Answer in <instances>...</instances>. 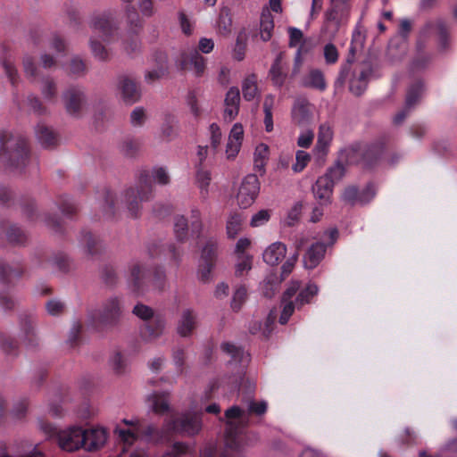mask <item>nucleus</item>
<instances>
[{
    "label": "nucleus",
    "instance_id": "obj_1",
    "mask_svg": "<svg viewBox=\"0 0 457 457\" xmlns=\"http://www.w3.org/2000/svg\"><path fill=\"white\" fill-rule=\"evenodd\" d=\"M225 448L219 457H238L237 452L242 446L239 436L248 424V414L238 406H232L225 411ZM214 453V447L207 446L201 452L200 457H213Z\"/></svg>",
    "mask_w": 457,
    "mask_h": 457
},
{
    "label": "nucleus",
    "instance_id": "obj_2",
    "mask_svg": "<svg viewBox=\"0 0 457 457\" xmlns=\"http://www.w3.org/2000/svg\"><path fill=\"white\" fill-rule=\"evenodd\" d=\"M169 181L170 176L164 168H154L151 171V174H142L138 186L126 190L121 196V201L126 204L130 213L136 216L139 210V203L146 201L149 198L152 182L160 185H166Z\"/></svg>",
    "mask_w": 457,
    "mask_h": 457
},
{
    "label": "nucleus",
    "instance_id": "obj_3",
    "mask_svg": "<svg viewBox=\"0 0 457 457\" xmlns=\"http://www.w3.org/2000/svg\"><path fill=\"white\" fill-rule=\"evenodd\" d=\"M28 157L27 142L23 137L9 133L0 135V159L4 164L21 170Z\"/></svg>",
    "mask_w": 457,
    "mask_h": 457
},
{
    "label": "nucleus",
    "instance_id": "obj_4",
    "mask_svg": "<svg viewBox=\"0 0 457 457\" xmlns=\"http://www.w3.org/2000/svg\"><path fill=\"white\" fill-rule=\"evenodd\" d=\"M40 429L47 436H52L56 435L59 446L67 452H73L82 448L84 440L83 428L80 427H71L69 428L56 431V428L50 423H46L43 420H38Z\"/></svg>",
    "mask_w": 457,
    "mask_h": 457
},
{
    "label": "nucleus",
    "instance_id": "obj_5",
    "mask_svg": "<svg viewBox=\"0 0 457 457\" xmlns=\"http://www.w3.org/2000/svg\"><path fill=\"white\" fill-rule=\"evenodd\" d=\"M203 230L201 212L198 209L191 211L189 218L183 215L174 220V234L177 240L185 242L190 237H199Z\"/></svg>",
    "mask_w": 457,
    "mask_h": 457
},
{
    "label": "nucleus",
    "instance_id": "obj_6",
    "mask_svg": "<svg viewBox=\"0 0 457 457\" xmlns=\"http://www.w3.org/2000/svg\"><path fill=\"white\" fill-rule=\"evenodd\" d=\"M168 430L186 436L197 435L203 427L202 417L198 413L184 412L179 417L165 421Z\"/></svg>",
    "mask_w": 457,
    "mask_h": 457
},
{
    "label": "nucleus",
    "instance_id": "obj_7",
    "mask_svg": "<svg viewBox=\"0 0 457 457\" xmlns=\"http://www.w3.org/2000/svg\"><path fill=\"white\" fill-rule=\"evenodd\" d=\"M127 29L122 35L123 48L128 54L139 51L141 43L138 34L142 29V21L134 9L127 10Z\"/></svg>",
    "mask_w": 457,
    "mask_h": 457
},
{
    "label": "nucleus",
    "instance_id": "obj_8",
    "mask_svg": "<svg viewBox=\"0 0 457 457\" xmlns=\"http://www.w3.org/2000/svg\"><path fill=\"white\" fill-rule=\"evenodd\" d=\"M260 191V182L256 175L249 174L242 180L236 198L241 208L251 206L255 201Z\"/></svg>",
    "mask_w": 457,
    "mask_h": 457
},
{
    "label": "nucleus",
    "instance_id": "obj_9",
    "mask_svg": "<svg viewBox=\"0 0 457 457\" xmlns=\"http://www.w3.org/2000/svg\"><path fill=\"white\" fill-rule=\"evenodd\" d=\"M216 251L217 241L213 238L207 240L202 249L198 270V277L204 282H207L211 278L212 270L216 258Z\"/></svg>",
    "mask_w": 457,
    "mask_h": 457
},
{
    "label": "nucleus",
    "instance_id": "obj_10",
    "mask_svg": "<svg viewBox=\"0 0 457 457\" xmlns=\"http://www.w3.org/2000/svg\"><path fill=\"white\" fill-rule=\"evenodd\" d=\"M121 313V303L116 296L110 297L96 311L94 319L102 324L115 322Z\"/></svg>",
    "mask_w": 457,
    "mask_h": 457
},
{
    "label": "nucleus",
    "instance_id": "obj_11",
    "mask_svg": "<svg viewBox=\"0 0 457 457\" xmlns=\"http://www.w3.org/2000/svg\"><path fill=\"white\" fill-rule=\"evenodd\" d=\"M62 98L67 112L73 116H79L87 104L85 94L79 87H69Z\"/></svg>",
    "mask_w": 457,
    "mask_h": 457
},
{
    "label": "nucleus",
    "instance_id": "obj_12",
    "mask_svg": "<svg viewBox=\"0 0 457 457\" xmlns=\"http://www.w3.org/2000/svg\"><path fill=\"white\" fill-rule=\"evenodd\" d=\"M91 28L96 35L101 36L106 42L112 41L117 34V26L110 14H100L91 21Z\"/></svg>",
    "mask_w": 457,
    "mask_h": 457
},
{
    "label": "nucleus",
    "instance_id": "obj_13",
    "mask_svg": "<svg viewBox=\"0 0 457 457\" xmlns=\"http://www.w3.org/2000/svg\"><path fill=\"white\" fill-rule=\"evenodd\" d=\"M179 66L182 70L191 71L196 77H201L204 73L206 62L197 50L193 49L181 54Z\"/></svg>",
    "mask_w": 457,
    "mask_h": 457
},
{
    "label": "nucleus",
    "instance_id": "obj_14",
    "mask_svg": "<svg viewBox=\"0 0 457 457\" xmlns=\"http://www.w3.org/2000/svg\"><path fill=\"white\" fill-rule=\"evenodd\" d=\"M107 433L103 428L96 427L88 429H83L82 440H84L82 448L86 451H96L100 449L106 442Z\"/></svg>",
    "mask_w": 457,
    "mask_h": 457
},
{
    "label": "nucleus",
    "instance_id": "obj_15",
    "mask_svg": "<svg viewBox=\"0 0 457 457\" xmlns=\"http://www.w3.org/2000/svg\"><path fill=\"white\" fill-rule=\"evenodd\" d=\"M118 90L121 100L129 105L137 103L141 97L139 87L129 77H121L119 79Z\"/></svg>",
    "mask_w": 457,
    "mask_h": 457
},
{
    "label": "nucleus",
    "instance_id": "obj_16",
    "mask_svg": "<svg viewBox=\"0 0 457 457\" xmlns=\"http://www.w3.org/2000/svg\"><path fill=\"white\" fill-rule=\"evenodd\" d=\"M300 283L298 281H292L287 289L285 291L282 297V312L279 317L280 324H286L295 310L297 308L295 301L293 299L298 292Z\"/></svg>",
    "mask_w": 457,
    "mask_h": 457
},
{
    "label": "nucleus",
    "instance_id": "obj_17",
    "mask_svg": "<svg viewBox=\"0 0 457 457\" xmlns=\"http://www.w3.org/2000/svg\"><path fill=\"white\" fill-rule=\"evenodd\" d=\"M197 325V315L190 309L183 310L177 325L179 336L187 337L192 335Z\"/></svg>",
    "mask_w": 457,
    "mask_h": 457
},
{
    "label": "nucleus",
    "instance_id": "obj_18",
    "mask_svg": "<svg viewBox=\"0 0 457 457\" xmlns=\"http://www.w3.org/2000/svg\"><path fill=\"white\" fill-rule=\"evenodd\" d=\"M224 104V118L231 121L237 117L239 112L240 93L237 87H232L228 90Z\"/></svg>",
    "mask_w": 457,
    "mask_h": 457
},
{
    "label": "nucleus",
    "instance_id": "obj_19",
    "mask_svg": "<svg viewBox=\"0 0 457 457\" xmlns=\"http://www.w3.org/2000/svg\"><path fill=\"white\" fill-rule=\"evenodd\" d=\"M149 408L156 414L163 415L170 412V395L169 393H153L147 397Z\"/></svg>",
    "mask_w": 457,
    "mask_h": 457
},
{
    "label": "nucleus",
    "instance_id": "obj_20",
    "mask_svg": "<svg viewBox=\"0 0 457 457\" xmlns=\"http://www.w3.org/2000/svg\"><path fill=\"white\" fill-rule=\"evenodd\" d=\"M422 92V86L420 84H417L414 87H411L407 93L406 100H405V107L403 111L399 112L394 117V122L395 124H400L407 116L408 112L414 107V105L419 102Z\"/></svg>",
    "mask_w": 457,
    "mask_h": 457
},
{
    "label": "nucleus",
    "instance_id": "obj_21",
    "mask_svg": "<svg viewBox=\"0 0 457 457\" xmlns=\"http://www.w3.org/2000/svg\"><path fill=\"white\" fill-rule=\"evenodd\" d=\"M287 254V246L281 242H274L263 252V261L269 265H278Z\"/></svg>",
    "mask_w": 457,
    "mask_h": 457
},
{
    "label": "nucleus",
    "instance_id": "obj_22",
    "mask_svg": "<svg viewBox=\"0 0 457 457\" xmlns=\"http://www.w3.org/2000/svg\"><path fill=\"white\" fill-rule=\"evenodd\" d=\"M274 29V20L268 8H263L261 14L259 32L255 37H260L263 42L270 40Z\"/></svg>",
    "mask_w": 457,
    "mask_h": 457
},
{
    "label": "nucleus",
    "instance_id": "obj_23",
    "mask_svg": "<svg viewBox=\"0 0 457 457\" xmlns=\"http://www.w3.org/2000/svg\"><path fill=\"white\" fill-rule=\"evenodd\" d=\"M333 181H330L328 177H320L316 184L313 186L312 190L315 197L321 201L323 204L329 202L333 191Z\"/></svg>",
    "mask_w": 457,
    "mask_h": 457
},
{
    "label": "nucleus",
    "instance_id": "obj_24",
    "mask_svg": "<svg viewBox=\"0 0 457 457\" xmlns=\"http://www.w3.org/2000/svg\"><path fill=\"white\" fill-rule=\"evenodd\" d=\"M326 246L321 243L313 244L303 257V264L306 269H314L323 259Z\"/></svg>",
    "mask_w": 457,
    "mask_h": 457
},
{
    "label": "nucleus",
    "instance_id": "obj_25",
    "mask_svg": "<svg viewBox=\"0 0 457 457\" xmlns=\"http://www.w3.org/2000/svg\"><path fill=\"white\" fill-rule=\"evenodd\" d=\"M294 122L298 125L307 124L312 119V107L305 100L295 102L292 110Z\"/></svg>",
    "mask_w": 457,
    "mask_h": 457
},
{
    "label": "nucleus",
    "instance_id": "obj_26",
    "mask_svg": "<svg viewBox=\"0 0 457 457\" xmlns=\"http://www.w3.org/2000/svg\"><path fill=\"white\" fill-rule=\"evenodd\" d=\"M114 435L117 436L119 444L123 447V451L129 449L138 439L139 431L131 430L122 425H116L114 428Z\"/></svg>",
    "mask_w": 457,
    "mask_h": 457
},
{
    "label": "nucleus",
    "instance_id": "obj_27",
    "mask_svg": "<svg viewBox=\"0 0 457 457\" xmlns=\"http://www.w3.org/2000/svg\"><path fill=\"white\" fill-rule=\"evenodd\" d=\"M0 64L11 84L16 85L19 80V74L15 66L12 53L5 51L0 57Z\"/></svg>",
    "mask_w": 457,
    "mask_h": 457
},
{
    "label": "nucleus",
    "instance_id": "obj_28",
    "mask_svg": "<svg viewBox=\"0 0 457 457\" xmlns=\"http://www.w3.org/2000/svg\"><path fill=\"white\" fill-rule=\"evenodd\" d=\"M303 85L306 87L324 91L327 87L324 75L320 70H311L303 79Z\"/></svg>",
    "mask_w": 457,
    "mask_h": 457
},
{
    "label": "nucleus",
    "instance_id": "obj_29",
    "mask_svg": "<svg viewBox=\"0 0 457 457\" xmlns=\"http://www.w3.org/2000/svg\"><path fill=\"white\" fill-rule=\"evenodd\" d=\"M270 78L273 85L278 87H281L287 79V72L285 71V68L282 64L281 54L277 56L276 60L270 67Z\"/></svg>",
    "mask_w": 457,
    "mask_h": 457
},
{
    "label": "nucleus",
    "instance_id": "obj_30",
    "mask_svg": "<svg viewBox=\"0 0 457 457\" xmlns=\"http://www.w3.org/2000/svg\"><path fill=\"white\" fill-rule=\"evenodd\" d=\"M242 92L246 101H252L259 96L256 75L249 74L243 79Z\"/></svg>",
    "mask_w": 457,
    "mask_h": 457
},
{
    "label": "nucleus",
    "instance_id": "obj_31",
    "mask_svg": "<svg viewBox=\"0 0 457 457\" xmlns=\"http://www.w3.org/2000/svg\"><path fill=\"white\" fill-rule=\"evenodd\" d=\"M348 17V8L345 4H334V6L326 14L327 21L333 22L337 28Z\"/></svg>",
    "mask_w": 457,
    "mask_h": 457
},
{
    "label": "nucleus",
    "instance_id": "obj_32",
    "mask_svg": "<svg viewBox=\"0 0 457 457\" xmlns=\"http://www.w3.org/2000/svg\"><path fill=\"white\" fill-rule=\"evenodd\" d=\"M145 270L143 266L138 263H134L130 267L129 270V281L133 290L137 294L143 293L142 285L145 278Z\"/></svg>",
    "mask_w": 457,
    "mask_h": 457
},
{
    "label": "nucleus",
    "instance_id": "obj_33",
    "mask_svg": "<svg viewBox=\"0 0 457 457\" xmlns=\"http://www.w3.org/2000/svg\"><path fill=\"white\" fill-rule=\"evenodd\" d=\"M161 133L166 138H172L178 133V120L175 115L166 113L161 126Z\"/></svg>",
    "mask_w": 457,
    "mask_h": 457
},
{
    "label": "nucleus",
    "instance_id": "obj_34",
    "mask_svg": "<svg viewBox=\"0 0 457 457\" xmlns=\"http://www.w3.org/2000/svg\"><path fill=\"white\" fill-rule=\"evenodd\" d=\"M318 292L319 288L315 284H308L306 287L303 288L298 293L296 292L293 299L295 301L297 309L305 303H309Z\"/></svg>",
    "mask_w": 457,
    "mask_h": 457
},
{
    "label": "nucleus",
    "instance_id": "obj_35",
    "mask_svg": "<svg viewBox=\"0 0 457 457\" xmlns=\"http://www.w3.org/2000/svg\"><path fill=\"white\" fill-rule=\"evenodd\" d=\"M332 137L333 132L331 128L327 124L320 125L318 134L316 149L320 152H325L330 145Z\"/></svg>",
    "mask_w": 457,
    "mask_h": 457
},
{
    "label": "nucleus",
    "instance_id": "obj_36",
    "mask_svg": "<svg viewBox=\"0 0 457 457\" xmlns=\"http://www.w3.org/2000/svg\"><path fill=\"white\" fill-rule=\"evenodd\" d=\"M269 146L263 143L257 145L253 154L255 169L258 170H262L267 163V161L269 160Z\"/></svg>",
    "mask_w": 457,
    "mask_h": 457
},
{
    "label": "nucleus",
    "instance_id": "obj_37",
    "mask_svg": "<svg viewBox=\"0 0 457 457\" xmlns=\"http://www.w3.org/2000/svg\"><path fill=\"white\" fill-rule=\"evenodd\" d=\"M36 136L39 143L45 147L53 145L56 141L54 133L43 124L37 126Z\"/></svg>",
    "mask_w": 457,
    "mask_h": 457
},
{
    "label": "nucleus",
    "instance_id": "obj_38",
    "mask_svg": "<svg viewBox=\"0 0 457 457\" xmlns=\"http://www.w3.org/2000/svg\"><path fill=\"white\" fill-rule=\"evenodd\" d=\"M367 77L368 73L361 71L352 78L349 89L353 95L360 96L365 91L367 87Z\"/></svg>",
    "mask_w": 457,
    "mask_h": 457
},
{
    "label": "nucleus",
    "instance_id": "obj_39",
    "mask_svg": "<svg viewBox=\"0 0 457 457\" xmlns=\"http://www.w3.org/2000/svg\"><path fill=\"white\" fill-rule=\"evenodd\" d=\"M129 365L128 356L120 352H115L111 356L110 366L117 374H122L126 371Z\"/></svg>",
    "mask_w": 457,
    "mask_h": 457
},
{
    "label": "nucleus",
    "instance_id": "obj_40",
    "mask_svg": "<svg viewBox=\"0 0 457 457\" xmlns=\"http://www.w3.org/2000/svg\"><path fill=\"white\" fill-rule=\"evenodd\" d=\"M195 179L202 197L206 198L209 194L208 187L212 179L210 171L203 169L198 170Z\"/></svg>",
    "mask_w": 457,
    "mask_h": 457
},
{
    "label": "nucleus",
    "instance_id": "obj_41",
    "mask_svg": "<svg viewBox=\"0 0 457 457\" xmlns=\"http://www.w3.org/2000/svg\"><path fill=\"white\" fill-rule=\"evenodd\" d=\"M243 217L239 213H232L227 220V234L234 238L241 230Z\"/></svg>",
    "mask_w": 457,
    "mask_h": 457
},
{
    "label": "nucleus",
    "instance_id": "obj_42",
    "mask_svg": "<svg viewBox=\"0 0 457 457\" xmlns=\"http://www.w3.org/2000/svg\"><path fill=\"white\" fill-rule=\"evenodd\" d=\"M236 270L237 276H243L252 269L253 256L251 254H240L237 256Z\"/></svg>",
    "mask_w": 457,
    "mask_h": 457
},
{
    "label": "nucleus",
    "instance_id": "obj_43",
    "mask_svg": "<svg viewBox=\"0 0 457 457\" xmlns=\"http://www.w3.org/2000/svg\"><path fill=\"white\" fill-rule=\"evenodd\" d=\"M232 21L227 11H221L218 21L217 29L219 34L228 36L231 31Z\"/></svg>",
    "mask_w": 457,
    "mask_h": 457
},
{
    "label": "nucleus",
    "instance_id": "obj_44",
    "mask_svg": "<svg viewBox=\"0 0 457 457\" xmlns=\"http://www.w3.org/2000/svg\"><path fill=\"white\" fill-rule=\"evenodd\" d=\"M278 278L276 275L271 274L268 276L262 284V291L264 296L272 297L278 289Z\"/></svg>",
    "mask_w": 457,
    "mask_h": 457
},
{
    "label": "nucleus",
    "instance_id": "obj_45",
    "mask_svg": "<svg viewBox=\"0 0 457 457\" xmlns=\"http://www.w3.org/2000/svg\"><path fill=\"white\" fill-rule=\"evenodd\" d=\"M221 349L223 352L230 355L232 360L236 361H247V355L245 354L244 351L232 344L223 343L221 345Z\"/></svg>",
    "mask_w": 457,
    "mask_h": 457
},
{
    "label": "nucleus",
    "instance_id": "obj_46",
    "mask_svg": "<svg viewBox=\"0 0 457 457\" xmlns=\"http://www.w3.org/2000/svg\"><path fill=\"white\" fill-rule=\"evenodd\" d=\"M271 211L262 209L253 214L250 220V226L253 228H258L265 225L270 219Z\"/></svg>",
    "mask_w": 457,
    "mask_h": 457
},
{
    "label": "nucleus",
    "instance_id": "obj_47",
    "mask_svg": "<svg viewBox=\"0 0 457 457\" xmlns=\"http://www.w3.org/2000/svg\"><path fill=\"white\" fill-rule=\"evenodd\" d=\"M89 46L92 52V54L100 61H106L109 58L108 50L98 41H96L94 37H91L89 40Z\"/></svg>",
    "mask_w": 457,
    "mask_h": 457
},
{
    "label": "nucleus",
    "instance_id": "obj_48",
    "mask_svg": "<svg viewBox=\"0 0 457 457\" xmlns=\"http://www.w3.org/2000/svg\"><path fill=\"white\" fill-rule=\"evenodd\" d=\"M40 89L44 98L47 101H51L56 96V85L51 79H45L42 81Z\"/></svg>",
    "mask_w": 457,
    "mask_h": 457
},
{
    "label": "nucleus",
    "instance_id": "obj_49",
    "mask_svg": "<svg viewBox=\"0 0 457 457\" xmlns=\"http://www.w3.org/2000/svg\"><path fill=\"white\" fill-rule=\"evenodd\" d=\"M189 451L188 445L183 443H175L162 457H184Z\"/></svg>",
    "mask_w": 457,
    "mask_h": 457
},
{
    "label": "nucleus",
    "instance_id": "obj_50",
    "mask_svg": "<svg viewBox=\"0 0 457 457\" xmlns=\"http://www.w3.org/2000/svg\"><path fill=\"white\" fill-rule=\"evenodd\" d=\"M247 297V290L245 287H238L232 298L231 306L234 310L237 311L241 308Z\"/></svg>",
    "mask_w": 457,
    "mask_h": 457
},
{
    "label": "nucleus",
    "instance_id": "obj_51",
    "mask_svg": "<svg viewBox=\"0 0 457 457\" xmlns=\"http://www.w3.org/2000/svg\"><path fill=\"white\" fill-rule=\"evenodd\" d=\"M133 313L139 319L143 320H148L154 317V310L143 303H137L133 308Z\"/></svg>",
    "mask_w": 457,
    "mask_h": 457
},
{
    "label": "nucleus",
    "instance_id": "obj_52",
    "mask_svg": "<svg viewBox=\"0 0 457 457\" xmlns=\"http://www.w3.org/2000/svg\"><path fill=\"white\" fill-rule=\"evenodd\" d=\"M68 71L74 75H82L86 71V65L84 61L78 57H72L68 66Z\"/></svg>",
    "mask_w": 457,
    "mask_h": 457
},
{
    "label": "nucleus",
    "instance_id": "obj_53",
    "mask_svg": "<svg viewBox=\"0 0 457 457\" xmlns=\"http://www.w3.org/2000/svg\"><path fill=\"white\" fill-rule=\"evenodd\" d=\"M311 160L309 154L303 151H297L295 155V163L293 165L295 172L302 171Z\"/></svg>",
    "mask_w": 457,
    "mask_h": 457
},
{
    "label": "nucleus",
    "instance_id": "obj_54",
    "mask_svg": "<svg viewBox=\"0 0 457 457\" xmlns=\"http://www.w3.org/2000/svg\"><path fill=\"white\" fill-rule=\"evenodd\" d=\"M245 37V31H241L237 38L236 47L234 49L233 57L237 61H242L245 58V46L244 43V39Z\"/></svg>",
    "mask_w": 457,
    "mask_h": 457
},
{
    "label": "nucleus",
    "instance_id": "obj_55",
    "mask_svg": "<svg viewBox=\"0 0 457 457\" xmlns=\"http://www.w3.org/2000/svg\"><path fill=\"white\" fill-rule=\"evenodd\" d=\"M146 120L144 108L137 107L130 113V123L133 127H141Z\"/></svg>",
    "mask_w": 457,
    "mask_h": 457
},
{
    "label": "nucleus",
    "instance_id": "obj_56",
    "mask_svg": "<svg viewBox=\"0 0 457 457\" xmlns=\"http://www.w3.org/2000/svg\"><path fill=\"white\" fill-rule=\"evenodd\" d=\"M28 410V403L26 400H20L13 405L11 411V416L13 420H21L25 417Z\"/></svg>",
    "mask_w": 457,
    "mask_h": 457
},
{
    "label": "nucleus",
    "instance_id": "obj_57",
    "mask_svg": "<svg viewBox=\"0 0 457 457\" xmlns=\"http://www.w3.org/2000/svg\"><path fill=\"white\" fill-rule=\"evenodd\" d=\"M20 272L13 270L8 264H0V279L5 282H12L13 278H17Z\"/></svg>",
    "mask_w": 457,
    "mask_h": 457
},
{
    "label": "nucleus",
    "instance_id": "obj_58",
    "mask_svg": "<svg viewBox=\"0 0 457 457\" xmlns=\"http://www.w3.org/2000/svg\"><path fill=\"white\" fill-rule=\"evenodd\" d=\"M345 175V167L340 164L337 163L334 166H332L326 174L323 175V177H328L330 181H333V185L336 181L340 180Z\"/></svg>",
    "mask_w": 457,
    "mask_h": 457
},
{
    "label": "nucleus",
    "instance_id": "obj_59",
    "mask_svg": "<svg viewBox=\"0 0 457 457\" xmlns=\"http://www.w3.org/2000/svg\"><path fill=\"white\" fill-rule=\"evenodd\" d=\"M147 329L150 337L157 338L164 332L165 321L161 318H156L154 325L148 326Z\"/></svg>",
    "mask_w": 457,
    "mask_h": 457
},
{
    "label": "nucleus",
    "instance_id": "obj_60",
    "mask_svg": "<svg viewBox=\"0 0 457 457\" xmlns=\"http://www.w3.org/2000/svg\"><path fill=\"white\" fill-rule=\"evenodd\" d=\"M324 58L328 64L335 63L338 59V51L333 44L324 46Z\"/></svg>",
    "mask_w": 457,
    "mask_h": 457
},
{
    "label": "nucleus",
    "instance_id": "obj_61",
    "mask_svg": "<svg viewBox=\"0 0 457 457\" xmlns=\"http://www.w3.org/2000/svg\"><path fill=\"white\" fill-rule=\"evenodd\" d=\"M64 303L60 300L53 299L46 303V308L50 315H59L64 310Z\"/></svg>",
    "mask_w": 457,
    "mask_h": 457
},
{
    "label": "nucleus",
    "instance_id": "obj_62",
    "mask_svg": "<svg viewBox=\"0 0 457 457\" xmlns=\"http://www.w3.org/2000/svg\"><path fill=\"white\" fill-rule=\"evenodd\" d=\"M314 138V133L310 129L303 130L298 137L297 145L303 148H308Z\"/></svg>",
    "mask_w": 457,
    "mask_h": 457
},
{
    "label": "nucleus",
    "instance_id": "obj_63",
    "mask_svg": "<svg viewBox=\"0 0 457 457\" xmlns=\"http://www.w3.org/2000/svg\"><path fill=\"white\" fill-rule=\"evenodd\" d=\"M302 211V205L300 204H295L288 212L287 217L286 219V223L288 226H293L299 220Z\"/></svg>",
    "mask_w": 457,
    "mask_h": 457
},
{
    "label": "nucleus",
    "instance_id": "obj_64",
    "mask_svg": "<svg viewBox=\"0 0 457 457\" xmlns=\"http://www.w3.org/2000/svg\"><path fill=\"white\" fill-rule=\"evenodd\" d=\"M359 197L360 193L354 187H349L345 188V190L343 193V199L350 204L360 203Z\"/></svg>",
    "mask_w": 457,
    "mask_h": 457
}]
</instances>
